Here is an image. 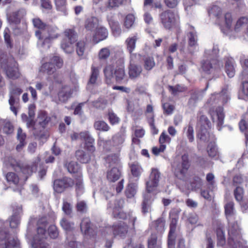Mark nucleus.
Wrapping results in <instances>:
<instances>
[{"mask_svg": "<svg viewBox=\"0 0 248 248\" xmlns=\"http://www.w3.org/2000/svg\"><path fill=\"white\" fill-rule=\"evenodd\" d=\"M137 217L131 212L129 214L128 226L124 222H120L114 224L112 227L113 234L115 237L124 239L126 237H130L135 233V222Z\"/></svg>", "mask_w": 248, "mask_h": 248, "instance_id": "f257e3e1", "label": "nucleus"}, {"mask_svg": "<svg viewBox=\"0 0 248 248\" xmlns=\"http://www.w3.org/2000/svg\"><path fill=\"white\" fill-rule=\"evenodd\" d=\"M103 194L106 200L108 201L107 209L111 212L113 217L116 218L124 219L126 217L125 213L122 211L124 201L123 199L115 200L114 195L108 190H103Z\"/></svg>", "mask_w": 248, "mask_h": 248, "instance_id": "f03ea898", "label": "nucleus"}, {"mask_svg": "<svg viewBox=\"0 0 248 248\" xmlns=\"http://www.w3.org/2000/svg\"><path fill=\"white\" fill-rule=\"evenodd\" d=\"M202 121L207 128H202V140L209 142L207 147L208 155L212 158L217 156L218 152L215 143V137L212 132V124L207 117L202 116Z\"/></svg>", "mask_w": 248, "mask_h": 248, "instance_id": "7ed1b4c3", "label": "nucleus"}, {"mask_svg": "<svg viewBox=\"0 0 248 248\" xmlns=\"http://www.w3.org/2000/svg\"><path fill=\"white\" fill-rule=\"evenodd\" d=\"M1 67L4 71L8 78L12 79L17 78L20 73L18 71L17 63L13 57H3L0 59Z\"/></svg>", "mask_w": 248, "mask_h": 248, "instance_id": "20e7f679", "label": "nucleus"}, {"mask_svg": "<svg viewBox=\"0 0 248 248\" xmlns=\"http://www.w3.org/2000/svg\"><path fill=\"white\" fill-rule=\"evenodd\" d=\"M58 29L56 26H46V31L44 34V37L42 36L41 39L37 42V45L39 47H42L45 49H48L50 47L51 41L57 38L59 36L58 32Z\"/></svg>", "mask_w": 248, "mask_h": 248, "instance_id": "39448f33", "label": "nucleus"}, {"mask_svg": "<svg viewBox=\"0 0 248 248\" xmlns=\"http://www.w3.org/2000/svg\"><path fill=\"white\" fill-rule=\"evenodd\" d=\"M229 222L228 244L229 246H234L236 244L242 243L240 229L237 222L233 220Z\"/></svg>", "mask_w": 248, "mask_h": 248, "instance_id": "423d86ee", "label": "nucleus"}, {"mask_svg": "<svg viewBox=\"0 0 248 248\" xmlns=\"http://www.w3.org/2000/svg\"><path fill=\"white\" fill-rule=\"evenodd\" d=\"M189 165L187 156L183 155L181 162L175 161L172 165L175 176L179 179L186 181V175Z\"/></svg>", "mask_w": 248, "mask_h": 248, "instance_id": "0eeeda50", "label": "nucleus"}, {"mask_svg": "<svg viewBox=\"0 0 248 248\" xmlns=\"http://www.w3.org/2000/svg\"><path fill=\"white\" fill-rule=\"evenodd\" d=\"M5 224L0 220V241H4V243L0 244V248H12L17 246V240L12 238L7 233Z\"/></svg>", "mask_w": 248, "mask_h": 248, "instance_id": "6e6552de", "label": "nucleus"}, {"mask_svg": "<svg viewBox=\"0 0 248 248\" xmlns=\"http://www.w3.org/2000/svg\"><path fill=\"white\" fill-rule=\"evenodd\" d=\"M62 65L63 61L62 59L59 56H54L50 60L49 62L43 63L39 70L41 72L51 75L56 71V67L60 68L62 67Z\"/></svg>", "mask_w": 248, "mask_h": 248, "instance_id": "1a4fd4ad", "label": "nucleus"}, {"mask_svg": "<svg viewBox=\"0 0 248 248\" xmlns=\"http://www.w3.org/2000/svg\"><path fill=\"white\" fill-rule=\"evenodd\" d=\"M159 16L162 24L166 30H170L178 18L177 14L170 10L163 12Z\"/></svg>", "mask_w": 248, "mask_h": 248, "instance_id": "9d476101", "label": "nucleus"}, {"mask_svg": "<svg viewBox=\"0 0 248 248\" xmlns=\"http://www.w3.org/2000/svg\"><path fill=\"white\" fill-rule=\"evenodd\" d=\"M46 238V233L45 229L41 227L37 229V234L33 237L31 242L33 248H51L49 245L45 242Z\"/></svg>", "mask_w": 248, "mask_h": 248, "instance_id": "9b49d317", "label": "nucleus"}, {"mask_svg": "<svg viewBox=\"0 0 248 248\" xmlns=\"http://www.w3.org/2000/svg\"><path fill=\"white\" fill-rule=\"evenodd\" d=\"M209 113L213 122H216L218 130H220L221 126L224 123L225 113L223 108L221 107L211 108L209 110Z\"/></svg>", "mask_w": 248, "mask_h": 248, "instance_id": "f8f14e48", "label": "nucleus"}, {"mask_svg": "<svg viewBox=\"0 0 248 248\" xmlns=\"http://www.w3.org/2000/svg\"><path fill=\"white\" fill-rule=\"evenodd\" d=\"M73 185L74 181L71 178L65 177L53 181V189L56 192L61 193L65 189L72 186Z\"/></svg>", "mask_w": 248, "mask_h": 248, "instance_id": "ddd939ff", "label": "nucleus"}, {"mask_svg": "<svg viewBox=\"0 0 248 248\" xmlns=\"http://www.w3.org/2000/svg\"><path fill=\"white\" fill-rule=\"evenodd\" d=\"M13 213L9 219V223L12 228H16L20 223V217L22 213V207L21 205L15 204L13 206Z\"/></svg>", "mask_w": 248, "mask_h": 248, "instance_id": "4468645a", "label": "nucleus"}, {"mask_svg": "<svg viewBox=\"0 0 248 248\" xmlns=\"http://www.w3.org/2000/svg\"><path fill=\"white\" fill-rule=\"evenodd\" d=\"M8 161L10 166H11L15 171H21L23 173L27 175H30L32 173L33 171L35 170V169H34L33 168H30L28 166L25 167L22 166L19 162L17 161L13 157H8Z\"/></svg>", "mask_w": 248, "mask_h": 248, "instance_id": "2eb2a0df", "label": "nucleus"}, {"mask_svg": "<svg viewBox=\"0 0 248 248\" xmlns=\"http://www.w3.org/2000/svg\"><path fill=\"white\" fill-rule=\"evenodd\" d=\"M178 218L172 217L170 224V231L168 234V248H175V231L178 223Z\"/></svg>", "mask_w": 248, "mask_h": 248, "instance_id": "dca6fc26", "label": "nucleus"}, {"mask_svg": "<svg viewBox=\"0 0 248 248\" xmlns=\"http://www.w3.org/2000/svg\"><path fill=\"white\" fill-rule=\"evenodd\" d=\"M79 137L85 141L86 149L91 153H93L95 150L94 146V139L88 131H84L79 133Z\"/></svg>", "mask_w": 248, "mask_h": 248, "instance_id": "f3484780", "label": "nucleus"}, {"mask_svg": "<svg viewBox=\"0 0 248 248\" xmlns=\"http://www.w3.org/2000/svg\"><path fill=\"white\" fill-rule=\"evenodd\" d=\"M160 177V173L156 169H152L149 180L146 182L147 189L151 190V187L155 188L157 186Z\"/></svg>", "mask_w": 248, "mask_h": 248, "instance_id": "a211bd4d", "label": "nucleus"}, {"mask_svg": "<svg viewBox=\"0 0 248 248\" xmlns=\"http://www.w3.org/2000/svg\"><path fill=\"white\" fill-rule=\"evenodd\" d=\"M80 230L84 235L90 237H93L97 233V231H94L91 227V221L89 218H84L82 220Z\"/></svg>", "mask_w": 248, "mask_h": 248, "instance_id": "6ab92c4d", "label": "nucleus"}, {"mask_svg": "<svg viewBox=\"0 0 248 248\" xmlns=\"http://www.w3.org/2000/svg\"><path fill=\"white\" fill-rule=\"evenodd\" d=\"M32 23L34 27L39 29V30L35 31V34L38 39V40H39L41 39L42 36H43V38L44 37V34L46 31L47 25L38 17L33 18L32 19Z\"/></svg>", "mask_w": 248, "mask_h": 248, "instance_id": "aec40b11", "label": "nucleus"}, {"mask_svg": "<svg viewBox=\"0 0 248 248\" xmlns=\"http://www.w3.org/2000/svg\"><path fill=\"white\" fill-rule=\"evenodd\" d=\"M125 134L124 131H120L112 138V144L113 147L116 148L117 151L120 152L125 139Z\"/></svg>", "mask_w": 248, "mask_h": 248, "instance_id": "412c9836", "label": "nucleus"}, {"mask_svg": "<svg viewBox=\"0 0 248 248\" xmlns=\"http://www.w3.org/2000/svg\"><path fill=\"white\" fill-rule=\"evenodd\" d=\"M108 36V31L107 29L103 26H99L94 31L93 34V41L96 43H98L106 39Z\"/></svg>", "mask_w": 248, "mask_h": 248, "instance_id": "4be33fe9", "label": "nucleus"}, {"mask_svg": "<svg viewBox=\"0 0 248 248\" xmlns=\"http://www.w3.org/2000/svg\"><path fill=\"white\" fill-rule=\"evenodd\" d=\"M64 167L70 173L74 174V178L81 177L82 174L78 164L75 161H70L64 164Z\"/></svg>", "mask_w": 248, "mask_h": 248, "instance_id": "5701e85b", "label": "nucleus"}, {"mask_svg": "<svg viewBox=\"0 0 248 248\" xmlns=\"http://www.w3.org/2000/svg\"><path fill=\"white\" fill-rule=\"evenodd\" d=\"M26 134L23 131L21 127H19L17 129L16 135V139L19 141V143L16 145V148L17 152H20L23 148L26 145Z\"/></svg>", "mask_w": 248, "mask_h": 248, "instance_id": "b1692460", "label": "nucleus"}, {"mask_svg": "<svg viewBox=\"0 0 248 248\" xmlns=\"http://www.w3.org/2000/svg\"><path fill=\"white\" fill-rule=\"evenodd\" d=\"M99 26V19L94 16L87 18L84 24L86 30L92 32H94Z\"/></svg>", "mask_w": 248, "mask_h": 248, "instance_id": "393cba45", "label": "nucleus"}, {"mask_svg": "<svg viewBox=\"0 0 248 248\" xmlns=\"http://www.w3.org/2000/svg\"><path fill=\"white\" fill-rule=\"evenodd\" d=\"M73 90L68 86H64L58 93L59 100L63 102H66L71 97Z\"/></svg>", "mask_w": 248, "mask_h": 248, "instance_id": "a878e982", "label": "nucleus"}, {"mask_svg": "<svg viewBox=\"0 0 248 248\" xmlns=\"http://www.w3.org/2000/svg\"><path fill=\"white\" fill-rule=\"evenodd\" d=\"M38 124L42 129H44L50 121V117L45 111H40L38 114Z\"/></svg>", "mask_w": 248, "mask_h": 248, "instance_id": "bb28decb", "label": "nucleus"}, {"mask_svg": "<svg viewBox=\"0 0 248 248\" xmlns=\"http://www.w3.org/2000/svg\"><path fill=\"white\" fill-rule=\"evenodd\" d=\"M128 68L129 76L132 79H135L139 77L142 71L141 66L133 63H130Z\"/></svg>", "mask_w": 248, "mask_h": 248, "instance_id": "cd10ccee", "label": "nucleus"}, {"mask_svg": "<svg viewBox=\"0 0 248 248\" xmlns=\"http://www.w3.org/2000/svg\"><path fill=\"white\" fill-rule=\"evenodd\" d=\"M225 213L228 221L230 222L235 219V211L234 203L232 202H228L224 206Z\"/></svg>", "mask_w": 248, "mask_h": 248, "instance_id": "c85d7f7f", "label": "nucleus"}, {"mask_svg": "<svg viewBox=\"0 0 248 248\" xmlns=\"http://www.w3.org/2000/svg\"><path fill=\"white\" fill-rule=\"evenodd\" d=\"M63 35L64 37L62 39H66L67 41L75 43L78 40V33L73 29H65Z\"/></svg>", "mask_w": 248, "mask_h": 248, "instance_id": "c756f323", "label": "nucleus"}, {"mask_svg": "<svg viewBox=\"0 0 248 248\" xmlns=\"http://www.w3.org/2000/svg\"><path fill=\"white\" fill-rule=\"evenodd\" d=\"M248 24V18L245 16L240 17L236 21L234 26L235 32L244 31Z\"/></svg>", "mask_w": 248, "mask_h": 248, "instance_id": "7c9ffc66", "label": "nucleus"}, {"mask_svg": "<svg viewBox=\"0 0 248 248\" xmlns=\"http://www.w3.org/2000/svg\"><path fill=\"white\" fill-rule=\"evenodd\" d=\"M60 225L62 228L65 231L66 234L72 232L75 229V223L70 221L65 218H62L60 221Z\"/></svg>", "mask_w": 248, "mask_h": 248, "instance_id": "2f4dec72", "label": "nucleus"}, {"mask_svg": "<svg viewBox=\"0 0 248 248\" xmlns=\"http://www.w3.org/2000/svg\"><path fill=\"white\" fill-rule=\"evenodd\" d=\"M75 155L77 160L81 163H87L91 160L89 154L82 150L77 151Z\"/></svg>", "mask_w": 248, "mask_h": 248, "instance_id": "473e14b6", "label": "nucleus"}, {"mask_svg": "<svg viewBox=\"0 0 248 248\" xmlns=\"http://www.w3.org/2000/svg\"><path fill=\"white\" fill-rule=\"evenodd\" d=\"M120 175L119 170L116 167H113L108 171L107 177L109 181L115 182L119 179Z\"/></svg>", "mask_w": 248, "mask_h": 248, "instance_id": "72a5a7b5", "label": "nucleus"}, {"mask_svg": "<svg viewBox=\"0 0 248 248\" xmlns=\"http://www.w3.org/2000/svg\"><path fill=\"white\" fill-rule=\"evenodd\" d=\"M74 43L67 41L66 39H62L61 43V48L65 53L71 54L74 51Z\"/></svg>", "mask_w": 248, "mask_h": 248, "instance_id": "f704fd0d", "label": "nucleus"}, {"mask_svg": "<svg viewBox=\"0 0 248 248\" xmlns=\"http://www.w3.org/2000/svg\"><path fill=\"white\" fill-rule=\"evenodd\" d=\"M138 189L137 184L136 183H129L126 187L125 195L128 198H132L135 196Z\"/></svg>", "mask_w": 248, "mask_h": 248, "instance_id": "c9c22d12", "label": "nucleus"}, {"mask_svg": "<svg viewBox=\"0 0 248 248\" xmlns=\"http://www.w3.org/2000/svg\"><path fill=\"white\" fill-rule=\"evenodd\" d=\"M18 97H16L13 95H10V98L9 99L10 109L16 116L17 114V107L18 105Z\"/></svg>", "mask_w": 248, "mask_h": 248, "instance_id": "e433bc0d", "label": "nucleus"}, {"mask_svg": "<svg viewBox=\"0 0 248 248\" xmlns=\"http://www.w3.org/2000/svg\"><path fill=\"white\" fill-rule=\"evenodd\" d=\"M137 40V38L136 36L129 37L125 40L126 48L129 53L133 52L135 50Z\"/></svg>", "mask_w": 248, "mask_h": 248, "instance_id": "4c0bfd02", "label": "nucleus"}, {"mask_svg": "<svg viewBox=\"0 0 248 248\" xmlns=\"http://www.w3.org/2000/svg\"><path fill=\"white\" fill-rule=\"evenodd\" d=\"M226 72L230 78L234 77L235 73L234 69V62L232 60H228L225 65Z\"/></svg>", "mask_w": 248, "mask_h": 248, "instance_id": "58836bf2", "label": "nucleus"}, {"mask_svg": "<svg viewBox=\"0 0 248 248\" xmlns=\"http://www.w3.org/2000/svg\"><path fill=\"white\" fill-rule=\"evenodd\" d=\"M216 97L220 98L223 104L226 103L230 99L228 91V86H225L222 89L220 93L216 94Z\"/></svg>", "mask_w": 248, "mask_h": 248, "instance_id": "ea45409f", "label": "nucleus"}, {"mask_svg": "<svg viewBox=\"0 0 248 248\" xmlns=\"http://www.w3.org/2000/svg\"><path fill=\"white\" fill-rule=\"evenodd\" d=\"M143 61L144 68L147 71L151 70L155 66V63L154 58L152 56L145 57Z\"/></svg>", "mask_w": 248, "mask_h": 248, "instance_id": "a19ab883", "label": "nucleus"}, {"mask_svg": "<svg viewBox=\"0 0 248 248\" xmlns=\"http://www.w3.org/2000/svg\"><path fill=\"white\" fill-rule=\"evenodd\" d=\"M76 50L77 55L80 58H82L86 49V43L84 41H78L76 45Z\"/></svg>", "mask_w": 248, "mask_h": 248, "instance_id": "79ce46f5", "label": "nucleus"}, {"mask_svg": "<svg viewBox=\"0 0 248 248\" xmlns=\"http://www.w3.org/2000/svg\"><path fill=\"white\" fill-rule=\"evenodd\" d=\"M182 219L187 221L189 223L191 224H195L197 222L198 220V217L197 215L194 213H187L184 212L183 213Z\"/></svg>", "mask_w": 248, "mask_h": 248, "instance_id": "37998d69", "label": "nucleus"}, {"mask_svg": "<svg viewBox=\"0 0 248 248\" xmlns=\"http://www.w3.org/2000/svg\"><path fill=\"white\" fill-rule=\"evenodd\" d=\"M187 37L188 38V45L190 47H194V49H196L197 47V36L196 34V32L194 30L189 31L187 33Z\"/></svg>", "mask_w": 248, "mask_h": 248, "instance_id": "c03bdc74", "label": "nucleus"}, {"mask_svg": "<svg viewBox=\"0 0 248 248\" xmlns=\"http://www.w3.org/2000/svg\"><path fill=\"white\" fill-rule=\"evenodd\" d=\"M57 10L62 13L64 16L67 15L66 8V0H54Z\"/></svg>", "mask_w": 248, "mask_h": 248, "instance_id": "a18cd8bd", "label": "nucleus"}, {"mask_svg": "<svg viewBox=\"0 0 248 248\" xmlns=\"http://www.w3.org/2000/svg\"><path fill=\"white\" fill-rule=\"evenodd\" d=\"M99 73V69L97 67L92 66L91 68V74L88 83L90 84H94L95 83Z\"/></svg>", "mask_w": 248, "mask_h": 248, "instance_id": "49530a36", "label": "nucleus"}, {"mask_svg": "<svg viewBox=\"0 0 248 248\" xmlns=\"http://www.w3.org/2000/svg\"><path fill=\"white\" fill-rule=\"evenodd\" d=\"M148 248H162L161 243L157 241V237L155 234H152L148 241Z\"/></svg>", "mask_w": 248, "mask_h": 248, "instance_id": "de8ad7c7", "label": "nucleus"}, {"mask_svg": "<svg viewBox=\"0 0 248 248\" xmlns=\"http://www.w3.org/2000/svg\"><path fill=\"white\" fill-rule=\"evenodd\" d=\"M82 177V176L75 178L76 179V190L78 196L82 194L84 192V187Z\"/></svg>", "mask_w": 248, "mask_h": 248, "instance_id": "09e8293b", "label": "nucleus"}, {"mask_svg": "<svg viewBox=\"0 0 248 248\" xmlns=\"http://www.w3.org/2000/svg\"><path fill=\"white\" fill-rule=\"evenodd\" d=\"M94 128L98 131L104 132L108 131L109 129V126L103 121H95L93 125Z\"/></svg>", "mask_w": 248, "mask_h": 248, "instance_id": "8fccbe9b", "label": "nucleus"}, {"mask_svg": "<svg viewBox=\"0 0 248 248\" xmlns=\"http://www.w3.org/2000/svg\"><path fill=\"white\" fill-rule=\"evenodd\" d=\"M110 55V50L108 47L101 48L98 54V59L100 61H106Z\"/></svg>", "mask_w": 248, "mask_h": 248, "instance_id": "3c124183", "label": "nucleus"}, {"mask_svg": "<svg viewBox=\"0 0 248 248\" xmlns=\"http://www.w3.org/2000/svg\"><path fill=\"white\" fill-rule=\"evenodd\" d=\"M105 161L109 167L116 165L119 162L118 155L115 154L108 155L105 158Z\"/></svg>", "mask_w": 248, "mask_h": 248, "instance_id": "603ef678", "label": "nucleus"}, {"mask_svg": "<svg viewBox=\"0 0 248 248\" xmlns=\"http://www.w3.org/2000/svg\"><path fill=\"white\" fill-rule=\"evenodd\" d=\"M131 172L132 175L138 178L141 172V168L140 165L137 163H133L130 165Z\"/></svg>", "mask_w": 248, "mask_h": 248, "instance_id": "864d4df0", "label": "nucleus"}, {"mask_svg": "<svg viewBox=\"0 0 248 248\" xmlns=\"http://www.w3.org/2000/svg\"><path fill=\"white\" fill-rule=\"evenodd\" d=\"M8 182L10 184L16 185L19 182L18 176L14 172H9L5 176Z\"/></svg>", "mask_w": 248, "mask_h": 248, "instance_id": "5fc2aeb1", "label": "nucleus"}, {"mask_svg": "<svg viewBox=\"0 0 248 248\" xmlns=\"http://www.w3.org/2000/svg\"><path fill=\"white\" fill-rule=\"evenodd\" d=\"M208 13L210 16L218 18L221 13V9L218 5H213L209 8Z\"/></svg>", "mask_w": 248, "mask_h": 248, "instance_id": "6e6d98bb", "label": "nucleus"}, {"mask_svg": "<svg viewBox=\"0 0 248 248\" xmlns=\"http://www.w3.org/2000/svg\"><path fill=\"white\" fill-rule=\"evenodd\" d=\"M114 76H115V79L117 82L122 81L125 76L124 68L119 67L116 69L115 71Z\"/></svg>", "mask_w": 248, "mask_h": 248, "instance_id": "4d7b16f0", "label": "nucleus"}, {"mask_svg": "<svg viewBox=\"0 0 248 248\" xmlns=\"http://www.w3.org/2000/svg\"><path fill=\"white\" fill-rule=\"evenodd\" d=\"M9 29L8 28H6L3 32L4 39L5 42L8 48H12L13 47V44L11 40V36L9 34Z\"/></svg>", "mask_w": 248, "mask_h": 248, "instance_id": "13d9d810", "label": "nucleus"}, {"mask_svg": "<svg viewBox=\"0 0 248 248\" xmlns=\"http://www.w3.org/2000/svg\"><path fill=\"white\" fill-rule=\"evenodd\" d=\"M126 0H108L107 7L109 9L118 7L123 4Z\"/></svg>", "mask_w": 248, "mask_h": 248, "instance_id": "bf43d9fd", "label": "nucleus"}, {"mask_svg": "<svg viewBox=\"0 0 248 248\" xmlns=\"http://www.w3.org/2000/svg\"><path fill=\"white\" fill-rule=\"evenodd\" d=\"M135 21V16L132 14L127 15L124 20V25L126 28L129 29L133 25Z\"/></svg>", "mask_w": 248, "mask_h": 248, "instance_id": "052dcab7", "label": "nucleus"}, {"mask_svg": "<svg viewBox=\"0 0 248 248\" xmlns=\"http://www.w3.org/2000/svg\"><path fill=\"white\" fill-rule=\"evenodd\" d=\"M48 234L50 237L52 239H56L58 236L59 232L55 225H51L49 227Z\"/></svg>", "mask_w": 248, "mask_h": 248, "instance_id": "680f3d73", "label": "nucleus"}, {"mask_svg": "<svg viewBox=\"0 0 248 248\" xmlns=\"http://www.w3.org/2000/svg\"><path fill=\"white\" fill-rule=\"evenodd\" d=\"M107 104V101L102 98H99L97 100L93 101L92 105L96 108L99 109H104Z\"/></svg>", "mask_w": 248, "mask_h": 248, "instance_id": "e2e57ef3", "label": "nucleus"}, {"mask_svg": "<svg viewBox=\"0 0 248 248\" xmlns=\"http://www.w3.org/2000/svg\"><path fill=\"white\" fill-rule=\"evenodd\" d=\"M244 190L240 186H237L234 190V195L235 200L238 202H241L243 197Z\"/></svg>", "mask_w": 248, "mask_h": 248, "instance_id": "0e129e2a", "label": "nucleus"}, {"mask_svg": "<svg viewBox=\"0 0 248 248\" xmlns=\"http://www.w3.org/2000/svg\"><path fill=\"white\" fill-rule=\"evenodd\" d=\"M108 118L110 123L112 125L118 124L120 121L119 118L112 110L108 111Z\"/></svg>", "mask_w": 248, "mask_h": 248, "instance_id": "69168bd1", "label": "nucleus"}, {"mask_svg": "<svg viewBox=\"0 0 248 248\" xmlns=\"http://www.w3.org/2000/svg\"><path fill=\"white\" fill-rule=\"evenodd\" d=\"M77 211L81 213H86L87 211V203L85 201H78L76 204Z\"/></svg>", "mask_w": 248, "mask_h": 248, "instance_id": "338daca9", "label": "nucleus"}, {"mask_svg": "<svg viewBox=\"0 0 248 248\" xmlns=\"http://www.w3.org/2000/svg\"><path fill=\"white\" fill-rule=\"evenodd\" d=\"M3 126V131L4 133L6 134H10L13 133L14 131V127L9 122L4 120Z\"/></svg>", "mask_w": 248, "mask_h": 248, "instance_id": "774afa93", "label": "nucleus"}]
</instances>
